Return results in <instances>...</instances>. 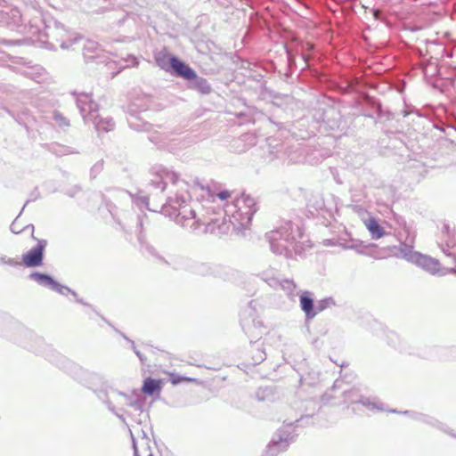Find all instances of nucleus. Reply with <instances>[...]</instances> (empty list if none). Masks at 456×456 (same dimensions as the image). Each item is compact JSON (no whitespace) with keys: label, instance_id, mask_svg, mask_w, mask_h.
<instances>
[{"label":"nucleus","instance_id":"obj_34","mask_svg":"<svg viewBox=\"0 0 456 456\" xmlns=\"http://www.w3.org/2000/svg\"><path fill=\"white\" fill-rule=\"evenodd\" d=\"M148 456H153V455H152V453H149V455H148Z\"/></svg>","mask_w":456,"mask_h":456},{"label":"nucleus","instance_id":"obj_19","mask_svg":"<svg viewBox=\"0 0 456 456\" xmlns=\"http://www.w3.org/2000/svg\"><path fill=\"white\" fill-rule=\"evenodd\" d=\"M400 255L408 262L413 263L419 252L412 250V247L406 244H402L399 248Z\"/></svg>","mask_w":456,"mask_h":456},{"label":"nucleus","instance_id":"obj_5","mask_svg":"<svg viewBox=\"0 0 456 456\" xmlns=\"http://www.w3.org/2000/svg\"><path fill=\"white\" fill-rule=\"evenodd\" d=\"M180 219H184L183 225L189 227L193 232H216V222L213 219L200 218L197 216L196 212L193 209L189 210L187 216L186 210L183 213H179Z\"/></svg>","mask_w":456,"mask_h":456},{"label":"nucleus","instance_id":"obj_20","mask_svg":"<svg viewBox=\"0 0 456 456\" xmlns=\"http://www.w3.org/2000/svg\"><path fill=\"white\" fill-rule=\"evenodd\" d=\"M193 80H195V84L197 86V87L199 88V90L203 93V94H208L210 93L211 91V87L208 84L207 80L202 78V77H199L197 76V78H193Z\"/></svg>","mask_w":456,"mask_h":456},{"label":"nucleus","instance_id":"obj_7","mask_svg":"<svg viewBox=\"0 0 456 456\" xmlns=\"http://www.w3.org/2000/svg\"><path fill=\"white\" fill-rule=\"evenodd\" d=\"M276 269L271 268L261 273L262 279L270 286L280 285L281 288L290 297L296 296L297 285L292 280L285 279L279 281L276 278Z\"/></svg>","mask_w":456,"mask_h":456},{"label":"nucleus","instance_id":"obj_26","mask_svg":"<svg viewBox=\"0 0 456 456\" xmlns=\"http://www.w3.org/2000/svg\"><path fill=\"white\" fill-rule=\"evenodd\" d=\"M79 39H80V37H76L72 40V42H71L70 44H68L67 42H62V43L61 44V47L62 49H69V48L73 44L77 43Z\"/></svg>","mask_w":456,"mask_h":456},{"label":"nucleus","instance_id":"obj_28","mask_svg":"<svg viewBox=\"0 0 456 456\" xmlns=\"http://www.w3.org/2000/svg\"><path fill=\"white\" fill-rule=\"evenodd\" d=\"M131 344H132V347H133V349H134V351L135 354L140 358V360H141L142 362H143V361H144V357L142 356V354H141V352H140V351H138V350L136 349V347H135V346H134V343L133 341H131Z\"/></svg>","mask_w":456,"mask_h":456},{"label":"nucleus","instance_id":"obj_10","mask_svg":"<svg viewBox=\"0 0 456 456\" xmlns=\"http://www.w3.org/2000/svg\"><path fill=\"white\" fill-rule=\"evenodd\" d=\"M171 69L176 76L187 80H193V78H197L196 72L190 66L181 61L176 57H172Z\"/></svg>","mask_w":456,"mask_h":456},{"label":"nucleus","instance_id":"obj_11","mask_svg":"<svg viewBox=\"0 0 456 456\" xmlns=\"http://www.w3.org/2000/svg\"><path fill=\"white\" fill-rule=\"evenodd\" d=\"M362 222L369 231L371 239L379 240L386 235V232L382 226L379 225L378 220L374 217L362 218Z\"/></svg>","mask_w":456,"mask_h":456},{"label":"nucleus","instance_id":"obj_3","mask_svg":"<svg viewBox=\"0 0 456 456\" xmlns=\"http://www.w3.org/2000/svg\"><path fill=\"white\" fill-rule=\"evenodd\" d=\"M77 105L80 110L86 123L92 121L97 131L108 132L114 128V122L111 118H102L96 114L98 106L93 102L91 95L81 94L77 99Z\"/></svg>","mask_w":456,"mask_h":456},{"label":"nucleus","instance_id":"obj_4","mask_svg":"<svg viewBox=\"0 0 456 456\" xmlns=\"http://www.w3.org/2000/svg\"><path fill=\"white\" fill-rule=\"evenodd\" d=\"M456 238L454 237L453 242L452 241H447L445 247L443 248L444 253L448 256H453L454 261L456 262ZM413 264L416 265L421 267L425 271L430 273L431 274H439V275H444L447 273H456V269H444L442 270L440 268V263L438 260L432 258L428 256L422 255L420 253L418 254L416 256Z\"/></svg>","mask_w":456,"mask_h":456},{"label":"nucleus","instance_id":"obj_25","mask_svg":"<svg viewBox=\"0 0 456 456\" xmlns=\"http://www.w3.org/2000/svg\"><path fill=\"white\" fill-rule=\"evenodd\" d=\"M0 264H6L9 265H19L18 262L14 261L12 258H6V257H0Z\"/></svg>","mask_w":456,"mask_h":456},{"label":"nucleus","instance_id":"obj_24","mask_svg":"<svg viewBox=\"0 0 456 456\" xmlns=\"http://www.w3.org/2000/svg\"><path fill=\"white\" fill-rule=\"evenodd\" d=\"M193 379H189V378H185V377H175L173 376L172 379H171V382L174 384V385H176L182 381H192Z\"/></svg>","mask_w":456,"mask_h":456},{"label":"nucleus","instance_id":"obj_21","mask_svg":"<svg viewBox=\"0 0 456 456\" xmlns=\"http://www.w3.org/2000/svg\"><path fill=\"white\" fill-rule=\"evenodd\" d=\"M12 21H7L8 24L13 23L14 25H18L21 21V15L18 9L11 10Z\"/></svg>","mask_w":456,"mask_h":456},{"label":"nucleus","instance_id":"obj_27","mask_svg":"<svg viewBox=\"0 0 456 456\" xmlns=\"http://www.w3.org/2000/svg\"><path fill=\"white\" fill-rule=\"evenodd\" d=\"M230 196L231 193L228 191H224L216 194V197L222 200H227Z\"/></svg>","mask_w":456,"mask_h":456},{"label":"nucleus","instance_id":"obj_17","mask_svg":"<svg viewBox=\"0 0 456 456\" xmlns=\"http://www.w3.org/2000/svg\"><path fill=\"white\" fill-rule=\"evenodd\" d=\"M353 393H354L353 391H350V392H347L346 394V396H347L352 403H360L363 406L368 407L369 409H378V410H380V411L384 410L383 404L382 403H379L375 400H370V398H362L360 400L354 399L353 396H352Z\"/></svg>","mask_w":456,"mask_h":456},{"label":"nucleus","instance_id":"obj_12","mask_svg":"<svg viewBox=\"0 0 456 456\" xmlns=\"http://www.w3.org/2000/svg\"><path fill=\"white\" fill-rule=\"evenodd\" d=\"M311 296L309 291H304L300 295V306L308 319L314 318L318 314V311H315L314 300Z\"/></svg>","mask_w":456,"mask_h":456},{"label":"nucleus","instance_id":"obj_18","mask_svg":"<svg viewBox=\"0 0 456 456\" xmlns=\"http://www.w3.org/2000/svg\"><path fill=\"white\" fill-rule=\"evenodd\" d=\"M194 272L201 276L217 275L219 273V268L216 266L213 268L208 264H200L195 267Z\"/></svg>","mask_w":456,"mask_h":456},{"label":"nucleus","instance_id":"obj_13","mask_svg":"<svg viewBox=\"0 0 456 456\" xmlns=\"http://www.w3.org/2000/svg\"><path fill=\"white\" fill-rule=\"evenodd\" d=\"M278 438H273L272 444L269 445L268 452L273 454L276 451L284 450L289 445L288 436H284L283 431H279L276 435Z\"/></svg>","mask_w":456,"mask_h":456},{"label":"nucleus","instance_id":"obj_22","mask_svg":"<svg viewBox=\"0 0 456 456\" xmlns=\"http://www.w3.org/2000/svg\"><path fill=\"white\" fill-rule=\"evenodd\" d=\"M330 302H331V299L321 300L320 302L317 303L316 305H314L315 306V311H318V313L322 312L326 307H328V305H330Z\"/></svg>","mask_w":456,"mask_h":456},{"label":"nucleus","instance_id":"obj_6","mask_svg":"<svg viewBox=\"0 0 456 456\" xmlns=\"http://www.w3.org/2000/svg\"><path fill=\"white\" fill-rule=\"evenodd\" d=\"M167 178L173 183H175L177 185L178 190L182 191V192L177 195V202L179 204L185 203L188 200H190L192 197V195H196L199 191H206L210 198L214 197L213 194H210L209 190L208 188H205L198 181H195L193 185L189 189L188 183L183 180H180L177 174L172 173L167 175Z\"/></svg>","mask_w":456,"mask_h":456},{"label":"nucleus","instance_id":"obj_2","mask_svg":"<svg viewBox=\"0 0 456 456\" xmlns=\"http://www.w3.org/2000/svg\"><path fill=\"white\" fill-rule=\"evenodd\" d=\"M257 211L255 199L249 195L241 194L231 204L225 206V215L234 226L247 227L249 225L254 214Z\"/></svg>","mask_w":456,"mask_h":456},{"label":"nucleus","instance_id":"obj_33","mask_svg":"<svg viewBox=\"0 0 456 456\" xmlns=\"http://www.w3.org/2000/svg\"><path fill=\"white\" fill-rule=\"evenodd\" d=\"M379 12L378 11H375V12H374V15H375V17H376V18H378V17H379Z\"/></svg>","mask_w":456,"mask_h":456},{"label":"nucleus","instance_id":"obj_32","mask_svg":"<svg viewBox=\"0 0 456 456\" xmlns=\"http://www.w3.org/2000/svg\"><path fill=\"white\" fill-rule=\"evenodd\" d=\"M117 416L122 420V421H125V419L123 417V415H119V414H117Z\"/></svg>","mask_w":456,"mask_h":456},{"label":"nucleus","instance_id":"obj_8","mask_svg":"<svg viewBox=\"0 0 456 456\" xmlns=\"http://www.w3.org/2000/svg\"><path fill=\"white\" fill-rule=\"evenodd\" d=\"M30 278L37 281L38 284L48 287L53 290L57 291L60 294H65L66 292H71L75 297L77 294L74 291H71L68 287L62 286L59 284L57 281H53L50 276L39 273H32L30 274Z\"/></svg>","mask_w":456,"mask_h":456},{"label":"nucleus","instance_id":"obj_23","mask_svg":"<svg viewBox=\"0 0 456 456\" xmlns=\"http://www.w3.org/2000/svg\"><path fill=\"white\" fill-rule=\"evenodd\" d=\"M55 120L59 123L61 126H69V122L66 120L65 118L61 117L60 114L54 115Z\"/></svg>","mask_w":456,"mask_h":456},{"label":"nucleus","instance_id":"obj_9","mask_svg":"<svg viewBox=\"0 0 456 456\" xmlns=\"http://www.w3.org/2000/svg\"><path fill=\"white\" fill-rule=\"evenodd\" d=\"M45 245V240H39L37 247L33 248L28 253L24 254L22 256L24 265L28 267L41 265L43 259V250Z\"/></svg>","mask_w":456,"mask_h":456},{"label":"nucleus","instance_id":"obj_31","mask_svg":"<svg viewBox=\"0 0 456 456\" xmlns=\"http://www.w3.org/2000/svg\"><path fill=\"white\" fill-rule=\"evenodd\" d=\"M133 444H134V456H138V454H137V449H136V446H135V444H134V440H133Z\"/></svg>","mask_w":456,"mask_h":456},{"label":"nucleus","instance_id":"obj_1","mask_svg":"<svg viewBox=\"0 0 456 456\" xmlns=\"http://www.w3.org/2000/svg\"><path fill=\"white\" fill-rule=\"evenodd\" d=\"M301 232L298 226L287 223L277 230L267 233L271 249L278 255L291 256L299 252L298 239Z\"/></svg>","mask_w":456,"mask_h":456},{"label":"nucleus","instance_id":"obj_14","mask_svg":"<svg viewBox=\"0 0 456 456\" xmlns=\"http://www.w3.org/2000/svg\"><path fill=\"white\" fill-rule=\"evenodd\" d=\"M161 390V381L147 378L142 385V391L148 395L159 394Z\"/></svg>","mask_w":456,"mask_h":456},{"label":"nucleus","instance_id":"obj_29","mask_svg":"<svg viewBox=\"0 0 456 456\" xmlns=\"http://www.w3.org/2000/svg\"><path fill=\"white\" fill-rule=\"evenodd\" d=\"M107 403H108V408H109L110 411H114V408H115V407H114L113 403H112L110 401H109Z\"/></svg>","mask_w":456,"mask_h":456},{"label":"nucleus","instance_id":"obj_30","mask_svg":"<svg viewBox=\"0 0 456 456\" xmlns=\"http://www.w3.org/2000/svg\"><path fill=\"white\" fill-rule=\"evenodd\" d=\"M11 228H12V231L13 232H15V233H19V232H20V231H16V229H15V224H12V226H11Z\"/></svg>","mask_w":456,"mask_h":456},{"label":"nucleus","instance_id":"obj_15","mask_svg":"<svg viewBox=\"0 0 456 456\" xmlns=\"http://www.w3.org/2000/svg\"><path fill=\"white\" fill-rule=\"evenodd\" d=\"M115 401L118 403L133 407L136 411H142V403L139 399H132L121 393L115 395Z\"/></svg>","mask_w":456,"mask_h":456},{"label":"nucleus","instance_id":"obj_16","mask_svg":"<svg viewBox=\"0 0 456 456\" xmlns=\"http://www.w3.org/2000/svg\"><path fill=\"white\" fill-rule=\"evenodd\" d=\"M172 57L167 52L160 51L155 54V61L160 69L169 71L171 69Z\"/></svg>","mask_w":456,"mask_h":456}]
</instances>
